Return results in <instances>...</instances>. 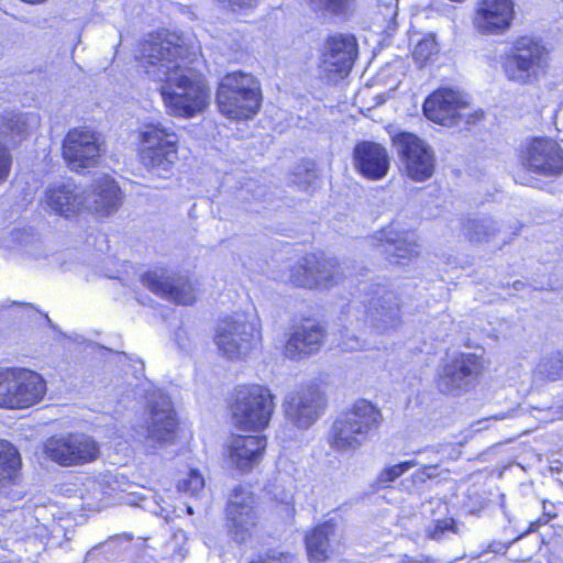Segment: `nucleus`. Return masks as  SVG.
I'll return each instance as SVG.
<instances>
[{
	"mask_svg": "<svg viewBox=\"0 0 563 563\" xmlns=\"http://www.w3.org/2000/svg\"><path fill=\"white\" fill-rule=\"evenodd\" d=\"M185 52L184 45L158 37L141 44V55L136 60L146 74L166 69L159 95L167 113L191 119L208 108L210 87L200 70L179 63Z\"/></svg>",
	"mask_w": 563,
	"mask_h": 563,
	"instance_id": "f257e3e1",
	"label": "nucleus"
},
{
	"mask_svg": "<svg viewBox=\"0 0 563 563\" xmlns=\"http://www.w3.org/2000/svg\"><path fill=\"white\" fill-rule=\"evenodd\" d=\"M383 421L382 410L360 398L335 417L327 442L336 452H355L378 433Z\"/></svg>",
	"mask_w": 563,
	"mask_h": 563,
	"instance_id": "f03ea898",
	"label": "nucleus"
},
{
	"mask_svg": "<svg viewBox=\"0 0 563 563\" xmlns=\"http://www.w3.org/2000/svg\"><path fill=\"white\" fill-rule=\"evenodd\" d=\"M264 93L261 80L249 71L225 73L216 87L218 112L228 120L246 122L262 110Z\"/></svg>",
	"mask_w": 563,
	"mask_h": 563,
	"instance_id": "7ed1b4c3",
	"label": "nucleus"
},
{
	"mask_svg": "<svg viewBox=\"0 0 563 563\" xmlns=\"http://www.w3.org/2000/svg\"><path fill=\"white\" fill-rule=\"evenodd\" d=\"M276 396L266 385L244 383L230 394L228 410L235 429L262 432L268 428L275 411Z\"/></svg>",
	"mask_w": 563,
	"mask_h": 563,
	"instance_id": "20e7f679",
	"label": "nucleus"
},
{
	"mask_svg": "<svg viewBox=\"0 0 563 563\" xmlns=\"http://www.w3.org/2000/svg\"><path fill=\"white\" fill-rule=\"evenodd\" d=\"M134 144L136 158L147 170L170 172L179 161L181 136L159 121L143 123Z\"/></svg>",
	"mask_w": 563,
	"mask_h": 563,
	"instance_id": "39448f33",
	"label": "nucleus"
},
{
	"mask_svg": "<svg viewBox=\"0 0 563 563\" xmlns=\"http://www.w3.org/2000/svg\"><path fill=\"white\" fill-rule=\"evenodd\" d=\"M500 64L508 81L519 86H531L548 74L550 51L540 38L520 35L501 56Z\"/></svg>",
	"mask_w": 563,
	"mask_h": 563,
	"instance_id": "423d86ee",
	"label": "nucleus"
},
{
	"mask_svg": "<svg viewBox=\"0 0 563 563\" xmlns=\"http://www.w3.org/2000/svg\"><path fill=\"white\" fill-rule=\"evenodd\" d=\"M257 504L256 494L243 485L230 492L223 510V528L235 543H246L256 534L261 525Z\"/></svg>",
	"mask_w": 563,
	"mask_h": 563,
	"instance_id": "0eeeda50",
	"label": "nucleus"
},
{
	"mask_svg": "<svg viewBox=\"0 0 563 563\" xmlns=\"http://www.w3.org/2000/svg\"><path fill=\"white\" fill-rule=\"evenodd\" d=\"M345 278L340 260L321 251L305 254L289 269V283L310 290H329L341 285Z\"/></svg>",
	"mask_w": 563,
	"mask_h": 563,
	"instance_id": "6e6552de",
	"label": "nucleus"
},
{
	"mask_svg": "<svg viewBox=\"0 0 563 563\" xmlns=\"http://www.w3.org/2000/svg\"><path fill=\"white\" fill-rule=\"evenodd\" d=\"M213 340L222 355L240 360L261 344V325L245 313L225 316L218 321Z\"/></svg>",
	"mask_w": 563,
	"mask_h": 563,
	"instance_id": "1a4fd4ad",
	"label": "nucleus"
},
{
	"mask_svg": "<svg viewBox=\"0 0 563 563\" xmlns=\"http://www.w3.org/2000/svg\"><path fill=\"white\" fill-rule=\"evenodd\" d=\"M423 114L430 121L442 126H455L460 123L475 124L484 119V111H470V102L457 90L440 87L432 91L422 104Z\"/></svg>",
	"mask_w": 563,
	"mask_h": 563,
	"instance_id": "9d476101",
	"label": "nucleus"
},
{
	"mask_svg": "<svg viewBox=\"0 0 563 563\" xmlns=\"http://www.w3.org/2000/svg\"><path fill=\"white\" fill-rule=\"evenodd\" d=\"M45 457L59 466H82L97 461L101 453L100 443L89 434L69 432L48 437L43 443Z\"/></svg>",
	"mask_w": 563,
	"mask_h": 563,
	"instance_id": "9b49d317",
	"label": "nucleus"
},
{
	"mask_svg": "<svg viewBox=\"0 0 563 563\" xmlns=\"http://www.w3.org/2000/svg\"><path fill=\"white\" fill-rule=\"evenodd\" d=\"M404 166V174L411 180L422 183L430 179L435 170L433 150L418 135L401 131L391 137Z\"/></svg>",
	"mask_w": 563,
	"mask_h": 563,
	"instance_id": "f8f14e48",
	"label": "nucleus"
},
{
	"mask_svg": "<svg viewBox=\"0 0 563 563\" xmlns=\"http://www.w3.org/2000/svg\"><path fill=\"white\" fill-rule=\"evenodd\" d=\"M62 157L66 166L76 173L97 167L101 157L98 134L87 128H73L63 139Z\"/></svg>",
	"mask_w": 563,
	"mask_h": 563,
	"instance_id": "ddd939ff",
	"label": "nucleus"
},
{
	"mask_svg": "<svg viewBox=\"0 0 563 563\" xmlns=\"http://www.w3.org/2000/svg\"><path fill=\"white\" fill-rule=\"evenodd\" d=\"M327 406L328 399L321 384L309 382L286 397L284 411L298 428H308L323 413Z\"/></svg>",
	"mask_w": 563,
	"mask_h": 563,
	"instance_id": "4468645a",
	"label": "nucleus"
},
{
	"mask_svg": "<svg viewBox=\"0 0 563 563\" xmlns=\"http://www.w3.org/2000/svg\"><path fill=\"white\" fill-rule=\"evenodd\" d=\"M140 280L154 295L175 305L190 306L197 300V282L188 274L167 275L164 269H154L143 273Z\"/></svg>",
	"mask_w": 563,
	"mask_h": 563,
	"instance_id": "2eb2a0df",
	"label": "nucleus"
},
{
	"mask_svg": "<svg viewBox=\"0 0 563 563\" xmlns=\"http://www.w3.org/2000/svg\"><path fill=\"white\" fill-rule=\"evenodd\" d=\"M520 161L527 170L545 177L563 174V148L549 136H534L528 140L520 153Z\"/></svg>",
	"mask_w": 563,
	"mask_h": 563,
	"instance_id": "dca6fc26",
	"label": "nucleus"
},
{
	"mask_svg": "<svg viewBox=\"0 0 563 563\" xmlns=\"http://www.w3.org/2000/svg\"><path fill=\"white\" fill-rule=\"evenodd\" d=\"M327 338L325 327L313 317L294 320L290 332L283 345V355L288 360L299 361L317 354Z\"/></svg>",
	"mask_w": 563,
	"mask_h": 563,
	"instance_id": "f3484780",
	"label": "nucleus"
},
{
	"mask_svg": "<svg viewBox=\"0 0 563 563\" xmlns=\"http://www.w3.org/2000/svg\"><path fill=\"white\" fill-rule=\"evenodd\" d=\"M514 0H478L472 23L484 35H499L509 30L515 19Z\"/></svg>",
	"mask_w": 563,
	"mask_h": 563,
	"instance_id": "a211bd4d",
	"label": "nucleus"
},
{
	"mask_svg": "<svg viewBox=\"0 0 563 563\" xmlns=\"http://www.w3.org/2000/svg\"><path fill=\"white\" fill-rule=\"evenodd\" d=\"M358 55L357 40L353 34L333 33L327 36L321 52V64L341 78L352 70Z\"/></svg>",
	"mask_w": 563,
	"mask_h": 563,
	"instance_id": "6ab92c4d",
	"label": "nucleus"
},
{
	"mask_svg": "<svg viewBox=\"0 0 563 563\" xmlns=\"http://www.w3.org/2000/svg\"><path fill=\"white\" fill-rule=\"evenodd\" d=\"M352 159L355 170L365 179L385 178L390 168L387 148L374 141H360L354 145Z\"/></svg>",
	"mask_w": 563,
	"mask_h": 563,
	"instance_id": "aec40b11",
	"label": "nucleus"
},
{
	"mask_svg": "<svg viewBox=\"0 0 563 563\" xmlns=\"http://www.w3.org/2000/svg\"><path fill=\"white\" fill-rule=\"evenodd\" d=\"M266 445L265 435L234 434L228 445L227 456L234 468L247 473L261 463Z\"/></svg>",
	"mask_w": 563,
	"mask_h": 563,
	"instance_id": "412c9836",
	"label": "nucleus"
},
{
	"mask_svg": "<svg viewBox=\"0 0 563 563\" xmlns=\"http://www.w3.org/2000/svg\"><path fill=\"white\" fill-rule=\"evenodd\" d=\"M12 409H26L43 400L46 382L36 372L27 368H13Z\"/></svg>",
	"mask_w": 563,
	"mask_h": 563,
	"instance_id": "4be33fe9",
	"label": "nucleus"
},
{
	"mask_svg": "<svg viewBox=\"0 0 563 563\" xmlns=\"http://www.w3.org/2000/svg\"><path fill=\"white\" fill-rule=\"evenodd\" d=\"M336 522L328 519L316 523L308 529L303 537V544L310 563H325L334 553L332 538L335 536Z\"/></svg>",
	"mask_w": 563,
	"mask_h": 563,
	"instance_id": "5701e85b",
	"label": "nucleus"
},
{
	"mask_svg": "<svg viewBox=\"0 0 563 563\" xmlns=\"http://www.w3.org/2000/svg\"><path fill=\"white\" fill-rule=\"evenodd\" d=\"M92 203L90 212L98 218L108 217L119 210L123 195L118 183L110 176L103 175L90 187Z\"/></svg>",
	"mask_w": 563,
	"mask_h": 563,
	"instance_id": "b1692460",
	"label": "nucleus"
},
{
	"mask_svg": "<svg viewBox=\"0 0 563 563\" xmlns=\"http://www.w3.org/2000/svg\"><path fill=\"white\" fill-rule=\"evenodd\" d=\"M73 183L51 185L45 191V203L56 214L70 218L85 209V197L76 190Z\"/></svg>",
	"mask_w": 563,
	"mask_h": 563,
	"instance_id": "393cba45",
	"label": "nucleus"
},
{
	"mask_svg": "<svg viewBox=\"0 0 563 563\" xmlns=\"http://www.w3.org/2000/svg\"><path fill=\"white\" fill-rule=\"evenodd\" d=\"M151 435L159 443L172 444L179 438L192 440V432L181 427L176 412L173 409L152 411Z\"/></svg>",
	"mask_w": 563,
	"mask_h": 563,
	"instance_id": "a878e982",
	"label": "nucleus"
},
{
	"mask_svg": "<svg viewBox=\"0 0 563 563\" xmlns=\"http://www.w3.org/2000/svg\"><path fill=\"white\" fill-rule=\"evenodd\" d=\"M22 457L15 445L0 439V490L19 486L23 479Z\"/></svg>",
	"mask_w": 563,
	"mask_h": 563,
	"instance_id": "bb28decb",
	"label": "nucleus"
},
{
	"mask_svg": "<svg viewBox=\"0 0 563 563\" xmlns=\"http://www.w3.org/2000/svg\"><path fill=\"white\" fill-rule=\"evenodd\" d=\"M485 371L482 356L474 353H461L451 363L448 376L460 386L475 385Z\"/></svg>",
	"mask_w": 563,
	"mask_h": 563,
	"instance_id": "cd10ccee",
	"label": "nucleus"
},
{
	"mask_svg": "<svg viewBox=\"0 0 563 563\" xmlns=\"http://www.w3.org/2000/svg\"><path fill=\"white\" fill-rule=\"evenodd\" d=\"M387 242L394 246L395 256L400 260H412L419 256L418 240L410 238L408 231L399 232L395 238H388Z\"/></svg>",
	"mask_w": 563,
	"mask_h": 563,
	"instance_id": "c85d7f7f",
	"label": "nucleus"
},
{
	"mask_svg": "<svg viewBox=\"0 0 563 563\" xmlns=\"http://www.w3.org/2000/svg\"><path fill=\"white\" fill-rule=\"evenodd\" d=\"M0 134L14 142L15 137L20 140L26 134V123L20 114H5L0 117Z\"/></svg>",
	"mask_w": 563,
	"mask_h": 563,
	"instance_id": "c756f323",
	"label": "nucleus"
},
{
	"mask_svg": "<svg viewBox=\"0 0 563 563\" xmlns=\"http://www.w3.org/2000/svg\"><path fill=\"white\" fill-rule=\"evenodd\" d=\"M463 229L472 242L487 241L496 232L484 219H468L463 223Z\"/></svg>",
	"mask_w": 563,
	"mask_h": 563,
	"instance_id": "7c9ffc66",
	"label": "nucleus"
},
{
	"mask_svg": "<svg viewBox=\"0 0 563 563\" xmlns=\"http://www.w3.org/2000/svg\"><path fill=\"white\" fill-rule=\"evenodd\" d=\"M13 368L0 369V408L12 409Z\"/></svg>",
	"mask_w": 563,
	"mask_h": 563,
	"instance_id": "2f4dec72",
	"label": "nucleus"
},
{
	"mask_svg": "<svg viewBox=\"0 0 563 563\" xmlns=\"http://www.w3.org/2000/svg\"><path fill=\"white\" fill-rule=\"evenodd\" d=\"M309 3L332 15H345L353 10L355 0H309Z\"/></svg>",
	"mask_w": 563,
	"mask_h": 563,
	"instance_id": "473e14b6",
	"label": "nucleus"
},
{
	"mask_svg": "<svg viewBox=\"0 0 563 563\" xmlns=\"http://www.w3.org/2000/svg\"><path fill=\"white\" fill-rule=\"evenodd\" d=\"M205 486V478L197 468L189 470L187 476L178 481L176 488L179 493L196 495Z\"/></svg>",
	"mask_w": 563,
	"mask_h": 563,
	"instance_id": "72a5a7b5",
	"label": "nucleus"
},
{
	"mask_svg": "<svg viewBox=\"0 0 563 563\" xmlns=\"http://www.w3.org/2000/svg\"><path fill=\"white\" fill-rule=\"evenodd\" d=\"M415 466L413 461H404L383 468L377 476V484L386 487L389 483L395 482L398 477Z\"/></svg>",
	"mask_w": 563,
	"mask_h": 563,
	"instance_id": "f704fd0d",
	"label": "nucleus"
},
{
	"mask_svg": "<svg viewBox=\"0 0 563 563\" xmlns=\"http://www.w3.org/2000/svg\"><path fill=\"white\" fill-rule=\"evenodd\" d=\"M249 563H297L295 554L288 551L269 549L264 554L251 560Z\"/></svg>",
	"mask_w": 563,
	"mask_h": 563,
	"instance_id": "c9c22d12",
	"label": "nucleus"
},
{
	"mask_svg": "<svg viewBox=\"0 0 563 563\" xmlns=\"http://www.w3.org/2000/svg\"><path fill=\"white\" fill-rule=\"evenodd\" d=\"M547 378L549 380H558L563 377V350L556 351L550 355L544 363Z\"/></svg>",
	"mask_w": 563,
	"mask_h": 563,
	"instance_id": "e433bc0d",
	"label": "nucleus"
},
{
	"mask_svg": "<svg viewBox=\"0 0 563 563\" xmlns=\"http://www.w3.org/2000/svg\"><path fill=\"white\" fill-rule=\"evenodd\" d=\"M12 164L13 157L9 147L0 141V184L8 179Z\"/></svg>",
	"mask_w": 563,
	"mask_h": 563,
	"instance_id": "4c0bfd02",
	"label": "nucleus"
},
{
	"mask_svg": "<svg viewBox=\"0 0 563 563\" xmlns=\"http://www.w3.org/2000/svg\"><path fill=\"white\" fill-rule=\"evenodd\" d=\"M456 532V523L453 518L438 519L434 520L430 537L432 539H440L445 532Z\"/></svg>",
	"mask_w": 563,
	"mask_h": 563,
	"instance_id": "58836bf2",
	"label": "nucleus"
},
{
	"mask_svg": "<svg viewBox=\"0 0 563 563\" xmlns=\"http://www.w3.org/2000/svg\"><path fill=\"white\" fill-rule=\"evenodd\" d=\"M550 523L551 522L548 520L544 514L541 512V515L537 519L529 522L527 529L523 532H521L517 538H515V540H519L530 533L537 532L541 527H544Z\"/></svg>",
	"mask_w": 563,
	"mask_h": 563,
	"instance_id": "ea45409f",
	"label": "nucleus"
},
{
	"mask_svg": "<svg viewBox=\"0 0 563 563\" xmlns=\"http://www.w3.org/2000/svg\"><path fill=\"white\" fill-rule=\"evenodd\" d=\"M563 509V504H554L548 500H543L542 503V512L548 518L550 522L559 517L560 510Z\"/></svg>",
	"mask_w": 563,
	"mask_h": 563,
	"instance_id": "a19ab883",
	"label": "nucleus"
},
{
	"mask_svg": "<svg viewBox=\"0 0 563 563\" xmlns=\"http://www.w3.org/2000/svg\"><path fill=\"white\" fill-rule=\"evenodd\" d=\"M232 9H249L257 5L260 0H227Z\"/></svg>",
	"mask_w": 563,
	"mask_h": 563,
	"instance_id": "79ce46f5",
	"label": "nucleus"
},
{
	"mask_svg": "<svg viewBox=\"0 0 563 563\" xmlns=\"http://www.w3.org/2000/svg\"><path fill=\"white\" fill-rule=\"evenodd\" d=\"M286 516L289 520H292L296 515L295 503L292 500L285 503Z\"/></svg>",
	"mask_w": 563,
	"mask_h": 563,
	"instance_id": "37998d69",
	"label": "nucleus"
}]
</instances>
